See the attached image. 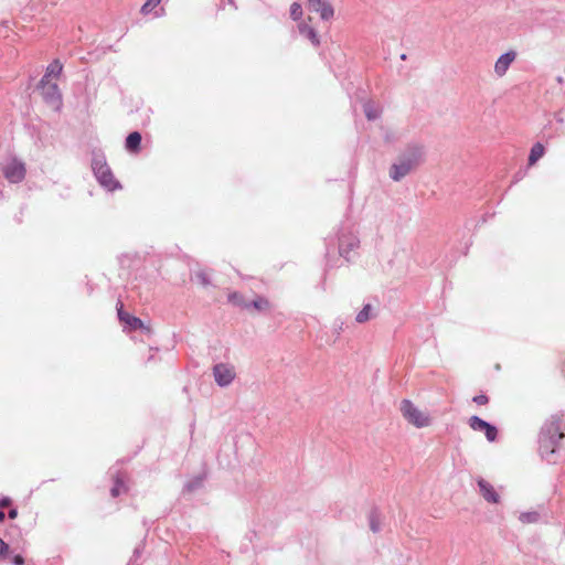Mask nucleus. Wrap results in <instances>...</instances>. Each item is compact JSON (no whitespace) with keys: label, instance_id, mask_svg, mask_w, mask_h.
<instances>
[{"label":"nucleus","instance_id":"22","mask_svg":"<svg viewBox=\"0 0 565 565\" xmlns=\"http://www.w3.org/2000/svg\"><path fill=\"white\" fill-rule=\"evenodd\" d=\"M372 306L370 303L365 305L361 311L358 312L356 317H355V321L358 323H364L366 321H369L372 317Z\"/></svg>","mask_w":565,"mask_h":565},{"label":"nucleus","instance_id":"7","mask_svg":"<svg viewBox=\"0 0 565 565\" xmlns=\"http://www.w3.org/2000/svg\"><path fill=\"white\" fill-rule=\"evenodd\" d=\"M25 166L23 162L13 159L3 169L6 179L11 183H19L25 177Z\"/></svg>","mask_w":565,"mask_h":565},{"label":"nucleus","instance_id":"31","mask_svg":"<svg viewBox=\"0 0 565 565\" xmlns=\"http://www.w3.org/2000/svg\"><path fill=\"white\" fill-rule=\"evenodd\" d=\"M12 562L14 565H23L24 559L21 555H15Z\"/></svg>","mask_w":565,"mask_h":565},{"label":"nucleus","instance_id":"18","mask_svg":"<svg viewBox=\"0 0 565 565\" xmlns=\"http://www.w3.org/2000/svg\"><path fill=\"white\" fill-rule=\"evenodd\" d=\"M369 525L373 533H377L382 527V519L376 509H373L369 515Z\"/></svg>","mask_w":565,"mask_h":565},{"label":"nucleus","instance_id":"27","mask_svg":"<svg viewBox=\"0 0 565 565\" xmlns=\"http://www.w3.org/2000/svg\"><path fill=\"white\" fill-rule=\"evenodd\" d=\"M121 488H124V483H122V481L119 478H117L116 481H115L114 487L110 490L111 495L114 498L118 497L120 491H121Z\"/></svg>","mask_w":565,"mask_h":565},{"label":"nucleus","instance_id":"26","mask_svg":"<svg viewBox=\"0 0 565 565\" xmlns=\"http://www.w3.org/2000/svg\"><path fill=\"white\" fill-rule=\"evenodd\" d=\"M160 2H161V0H147V2L141 7V13L148 14Z\"/></svg>","mask_w":565,"mask_h":565},{"label":"nucleus","instance_id":"3","mask_svg":"<svg viewBox=\"0 0 565 565\" xmlns=\"http://www.w3.org/2000/svg\"><path fill=\"white\" fill-rule=\"evenodd\" d=\"M401 412L404 418L418 428L427 427L430 424L428 415L418 409L411 401L404 399L401 403Z\"/></svg>","mask_w":565,"mask_h":565},{"label":"nucleus","instance_id":"21","mask_svg":"<svg viewBox=\"0 0 565 565\" xmlns=\"http://www.w3.org/2000/svg\"><path fill=\"white\" fill-rule=\"evenodd\" d=\"M62 64L60 63V61L55 60L53 61L46 68V73L44 74V76L42 78H45V81H50L49 77L50 76H58L62 72Z\"/></svg>","mask_w":565,"mask_h":565},{"label":"nucleus","instance_id":"17","mask_svg":"<svg viewBox=\"0 0 565 565\" xmlns=\"http://www.w3.org/2000/svg\"><path fill=\"white\" fill-rule=\"evenodd\" d=\"M118 317L121 321L126 322L132 329L142 328V321L137 317H131L128 313H125L121 309L118 310Z\"/></svg>","mask_w":565,"mask_h":565},{"label":"nucleus","instance_id":"23","mask_svg":"<svg viewBox=\"0 0 565 565\" xmlns=\"http://www.w3.org/2000/svg\"><path fill=\"white\" fill-rule=\"evenodd\" d=\"M203 480L204 479L202 476L194 477L193 479H191L190 481H188L185 483L184 490L188 492H193V491L200 489L203 486Z\"/></svg>","mask_w":565,"mask_h":565},{"label":"nucleus","instance_id":"11","mask_svg":"<svg viewBox=\"0 0 565 565\" xmlns=\"http://www.w3.org/2000/svg\"><path fill=\"white\" fill-rule=\"evenodd\" d=\"M516 57V53L514 51H509L502 54L494 64V72L499 77L505 75L510 65L514 62Z\"/></svg>","mask_w":565,"mask_h":565},{"label":"nucleus","instance_id":"33","mask_svg":"<svg viewBox=\"0 0 565 565\" xmlns=\"http://www.w3.org/2000/svg\"><path fill=\"white\" fill-rule=\"evenodd\" d=\"M8 516H9L10 519H12V520H13V519H15V518L18 516V511H17V509H11V510L9 511V513H8Z\"/></svg>","mask_w":565,"mask_h":565},{"label":"nucleus","instance_id":"20","mask_svg":"<svg viewBox=\"0 0 565 565\" xmlns=\"http://www.w3.org/2000/svg\"><path fill=\"white\" fill-rule=\"evenodd\" d=\"M544 154V147L542 143H535L529 156V164L533 166L539 159H541Z\"/></svg>","mask_w":565,"mask_h":565},{"label":"nucleus","instance_id":"9","mask_svg":"<svg viewBox=\"0 0 565 565\" xmlns=\"http://www.w3.org/2000/svg\"><path fill=\"white\" fill-rule=\"evenodd\" d=\"M359 238L353 234H342L339 238V253L347 260H350V253L359 247Z\"/></svg>","mask_w":565,"mask_h":565},{"label":"nucleus","instance_id":"14","mask_svg":"<svg viewBox=\"0 0 565 565\" xmlns=\"http://www.w3.org/2000/svg\"><path fill=\"white\" fill-rule=\"evenodd\" d=\"M298 29H299V33L301 35H303L305 38H307L311 42V44L313 46H319L320 45L319 35H318V33L316 32V30L312 26H310L306 22H301L298 25Z\"/></svg>","mask_w":565,"mask_h":565},{"label":"nucleus","instance_id":"28","mask_svg":"<svg viewBox=\"0 0 565 565\" xmlns=\"http://www.w3.org/2000/svg\"><path fill=\"white\" fill-rule=\"evenodd\" d=\"M195 278L204 286L209 285L210 284V280L207 278V274L204 273V271H198L195 274Z\"/></svg>","mask_w":565,"mask_h":565},{"label":"nucleus","instance_id":"24","mask_svg":"<svg viewBox=\"0 0 565 565\" xmlns=\"http://www.w3.org/2000/svg\"><path fill=\"white\" fill-rule=\"evenodd\" d=\"M540 519V514L535 511H531V512H522L519 516V520L522 522V523H536Z\"/></svg>","mask_w":565,"mask_h":565},{"label":"nucleus","instance_id":"15","mask_svg":"<svg viewBox=\"0 0 565 565\" xmlns=\"http://www.w3.org/2000/svg\"><path fill=\"white\" fill-rule=\"evenodd\" d=\"M243 306L246 309L254 308L257 311H267L270 309V302L264 297H257L250 302H244Z\"/></svg>","mask_w":565,"mask_h":565},{"label":"nucleus","instance_id":"19","mask_svg":"<svg viewBox=\"0 0 565 565\" xmlns=\"http://www.w3.org/2000/svg\"><path fill=\"white\" fill-rule=\"evenodd\" d=\"M363 109H364V114L369 120H375L380 117V114H381L380 108L371 102L365 103L363 106Z\"/></svg>","mask_w":565,"mask_h":565},{"label":"nucleus","instance_id":"8","mask_svg":"<svg viewBox=\"0 0 565 565\" xmlns=\"http://www.w3.org/2000/svg\"><path fill=\"white\" fill-rule=\"evenodd\" d=\"M308 8L310 11L319 13L323 21H329L334 15L333 7L326 0H308Z\"/></svg>","mask_w":565,"mask_h":565},{"label":"nucleus","instance_id":"2","mask_svg":"<svg viewBox=\"0 0 565 565\" xmlns=\"http://www.w3.org/2000/svg\"><path fill=\"white\" fill-rule=\"evenodd\" d=\"M92 169L99 184L108 191H114L120 188V183L115 180L113 172L103 156H94L92 160Z\"/></svg>","mask_w":565,"mask_h":565},{"label":"nucleus","instance_id":"30","mask_svg":"<svg viewBox=\"0 0 565 565\" xmlns=\"http://www.w3.org/2000/svg\"><path fill=\"white\" fill-rule=\"evenodd\" d=\"M9 551V546L0 539V555H4Z\"/></svg>","mask_w":565,"mask_h":565},{"label":"nucleus","instance_id":"35","mask_svg":"<svg viewBox=\"0 0 565 565\" xmlns=\"http://www.w3.org/2000/svg\"><path fill=\"white\" fill-rule=\"evenodd\" d=\"M4 518H6V513L2 510H0V522H2L4 520Z\"/></svg>","mask_w":565,"mask_h":565},{"label":"nucleus","instance_id":"10","mask_svg":"<svg viewBox=\"0 0 565 565\" xmlns=\"http://www.w3.org/2000/svg\"><path fill=\"white\" fill-rule=\"evenodd\" d=\"M539 436L547 437L559 441L564 437V434L561 431L558 419L555 417L547 419L543 424Z\"/></svg>","mask_w":565,"mask_h":565},{"label":"nucleus","instance_id":"37","mask_svg":"<svg viewBox=\"0 0 565 565\" xmlns=\"http://www.w3.org/2000/svg\"><path fill=\"white\" fill-rule=\"evenodd\" d=\"M338 332H340L342 330V324L340 327H338Z\"/></svg>","mask_w":565,"mask_h":565},{"label":"nucleus","instance_id":"13","mask_svg":"<svg viewBox=\"0 0 565 565\" xmlns=\"http://www.w3.org/2000/svg\"><path fill=\"white\" fill-rule=\"evenodd\" d=\"M558 443V440L539 436L540 452L542 457L548 458V456L553 455L556 451Z\"/></svg>","mask_w":565,"mask_h":565},{"label":"nucleus","instance_id":"16","mask_svg":"<svg viewBox=\"0 0 565 565\" xmlns=\"http://www.w3.org/2000/svg\"><path fill=\"white\" fill-rule=\"evenodd\" d=\"M141 142V135L138 131H134L126 138V148L129 151H138Z\"/></svg>","mask_w":565,"mask_h":565},{"label":"nucleus","instance_id":"36","mask_svg":"<svg viewBox=\"0 0 565 565\" xmlns=\"http://www.w3.org/2000/svg\"><path fill=\"white\" fill-rule=\"evenodd\" d=\"M401 58H402V60H405V58H406V55H405V54H402Z\"/></svg>","mask_w":565,"mask_h":565},{"label":"nucleus","instance_id":"34","mask_svg":"<svg viewBox=\"0 0 565 565\" xmlns=\"http://www.w3.org/2000/svg\"><path fill=\"white\" fill-rule=\"evenodd\" d=\"M239 297H241V296H239L238 294H236V292H235V294H233V295H231V296H230V300H231V301H236Z\"/></svg>","mask_w":565,"mask_h":565},{"label":"nucleus","instance_id":"25","mask_svg":"<svg viewBox=\"0 0 565 565\" xmlns=\"http://www.w3.org/2000/svg\"><path fill=\"white\" fill-rule=\"evenodd\" d=\"M290 17L292 20L298 21L302 17V8L298 2H294L290 6Z\"/></svg>","mask_w":565,"mask_h":565},{"label":"nucleus","instance_id":"29","mask_svg":"<svg viewBox=\"0 0 565 565\" xmlns=\"http://www.w3.org/2000/svg\"><path fill=\"white\" fill-rule=\"evenodd\" d=\"M473 402L478 405H484L488 403V397L483 394L473 397Z\"/></svg>","mask_w":565,"mask_h":565},{"label":"nucleus","instance_id":"1","mask_svg":"<svg viewBox=\"0 0 565 565\" xmlns=\"http://www.w3.org/2000/svg\"><path fill=\"white\" fill-rule=\"evenodd\" d=\"M423 154V147L418 145L408 146L392 164L390 169L391 179L394 181H401L420 163Z\"/></svg>","mask_w":565,"mask_h":565},{"label":"nucleus","instance_id":"5","mask_svg":"<svg viewBox=\"0 0 565 565\" xmlns=\"http://www.w3.org/2000/svg\"><path fill=\"white\" fill-rule=\"evenodd\" d=\"M212 372L215 383L221 387L228 386L236 376L235 367L228 363H216Z\"/></svg>","mask_w":565,"mask_h":565},{"label":"nucleus","instance_id":"6","mask_svg":"<svg viewBox=\"0 0 565 565\" xmlns=\"http://www.w3.org/2000/svg\"><path fill=\"white\" fill-rule=\"evenodd\" d=\"M469 426L476 431H483L487 440L490 443H493L497 439V427L478 416H471L469 418Z\"/></svg>","mask_w":565,"mask_h":565},{"label":"nucleus","instance_id":"12","mask_svg":"<svg viewBox=\"0 0 565 565\" xmlns=\"http://www.w3.org/2000/svg\"><path fill=\"white\" fill-rule=\"evenodd\" d=\"M478 486H479L480 493L486 501H488L490 503L499 502L500 495L497 493V491L494 490L492 484H490L484 479L480 478L478 480Z\"/></svg>","mask_w":565,"mask_h":565},{"label":"nucleus","instance_id":"4","mask_svg":"<svg viewBox=\"0 0 565 565\" xmlns=\"http://www.w3.org/2000/svg\"><path fill=\"white\" fill-rule=\"evenodd\" d=\"M39 87L45 103L56 110L60 109L62 106V95L57 84L42 78L40 81Z\"/></svg>","mask_w":565,"mask_h":565},{"label":"nucleus","instance_id":"32","mask_svg":"<svg viewBox=\"0 0 565 565\" xmlns=\"http://www.w3.org/2000/svg\"><path fill=\"white\" fill-rule=\"evenodd\" d=\"M10 503H11V500L9 498H2L0 500V507L1 508L8 507Z\"/></svg>","mask_w":565,"mask_h":565}]
</instances>
